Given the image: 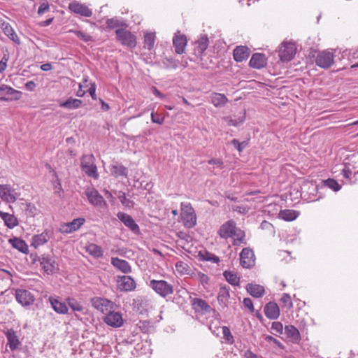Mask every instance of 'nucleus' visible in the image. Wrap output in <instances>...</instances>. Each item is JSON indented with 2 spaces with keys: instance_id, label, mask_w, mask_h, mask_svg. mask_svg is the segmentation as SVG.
I'll return each mask as SVG.
<instances>
[{
  "instance_id": "obj_50",
  "label": "nucleus",
  "mask_w": 358,
  "mask_h": 358,
  "mask_svg": "<svg viewBox=\"0 0 358 358\" xmlns=\"http://www.w3.org/2000/svg\"><path fill=\"white\" fill-rule=\"evenodd\" d=\"M222 329L223 336H224L225 341L228 343L232 344L234 342V336H232V334L230 331L229 328L228 327L223 326L222 327Z\"/></svg>"
},
{
  "instance_id": "obj_7",
  "label": "nucleus",
  "mask_w": 358,
  "mask_h": 358,
  "mask_svg": "<svg viewBox=\"0 0 358 358\" xmlns=\"http://www.w3.org/2000/svg\"><path fill=\"white\" fill-rule=\"evenodd\" d=\"M295 53V44L292 42L284 43L280 47L279 57L282 62H289L292 60Z\"/></svg>"
},
{
  "instance_id": "obj_24",
  "label": "nucleus",
  "mask_w": 358,
  "mask_h": 358,
  "mask_svg": "<svg viewBox=\"0 0 358 358\" xmlns=\"http://www.w3.org/2000/svg\"><path fill=\"white\" fill-rule=\"evenodd\" d=\"M249 65L256 69L264 68L266 65V58L263 53H255L252 55Z\"/></svg>"
},
{
  "instance_id": "obj_9",
  "label": "nucleus",
  "mask_w": 358,
  "mask_h": 358,
  "mask_svg": "<svg viewBox=\"0 0 358 358\" xmlns=\"http://www.w3.org/2000/svg\"><path fill=\"white\" fill-rule=\"evenodd\" d=\"M240 264L245 268L252 267L255 264V257L252 250L245 248L240 253Z\"/></svg>"
},
{
  "instance_id": "obj_46",
  "label": "nucleus",
  "mask_w": 358,
  "mask_h": 358,
  "mask_svg": "<svg viewBox=\"0 0 358 358\" xmlns=\"http://www.w3.org/2000/svg\"><path fill=\"white\" fill-rule=\"evenodd\" d=\"M323 182L325 186L331 189L334 192H338L341 188V186L338 183V182L336 180L332 179V178H329L327 180H323Z\"/></svg>"
},
{
  "instance_id": "obj_62",
  "label": "nucleus",
  "mask_w": 358,
  "mask_h": 358,
  "mask_svg": "<svg viewBox=\"0 0 358 358\" xmlns=\"http://www.w3.org/2000/svg\"><path fill=\"white\" fill-rule=\"evenodd\" d=\"M243 303L245 308H248L251 312L254 311L253 302L251 299L245 298Z\"/></svg>"
},
{
  "instance_id": "obj_15",
  "label": "nucleus",
  "mask_w": 358,
  "mask_h": 358,
  "mask_svg": "<svg viewBox=\"0 0 358 358\" xmlns=\"http://www.w3.org/2000/svg\"><path fill=\"white\" fill-rule=\"evenodd\" d=\"M53 230L51 229H47L44 230L41 234L34 235L31 238V245L35 248H38L41 245L46 243L52 236Z\"/></svg>"
},
{
  "instance_id": "obj_22",
  "label": "nucleus",
  "mask_w": 358,
  "mask_h": 358,
  "mask_svg": "<svg viewBox=\"0 0 358 358\" xmlns=\"http://www.w3.org/2000/svg\"><path fill=\"white\" fill-rule=\"evenodd\" d=\"M0 27L4 34L7 36L11 41L17 44L20 43L19 37L8 22L4 21L2 19H0Z\"/></svg>"
},
{
  "instance_id": "obj_28",
  "label": "nucleus",
  "mask_w": 358,
  "mask_h": 358,
  "mask_svg": "<svg viewBox=\"0 0 358 358\" xmlns=\"http://www.w3.org/2000/svg\"><path fill=\"white\" fill-rule=\"evenodd\" d=\"M229 297V287L226 285H220L217 297L220 306L222 308H227L228 306Z\"/></svg>"
},
{
  "instance_id": "obj_40",
  "label": "nucleus",
  "mask_w": 358,
  "mask_h": 358,
  "mask_svg": "<svg viewBox=\"0 0 358 358\" xmlns=\"http://www.w3.org/2000/svg\"><path fill=\"white\" fill-rule=\"evenodd\" d=\"M210 100L216 108L224 106L228 101L227 96L220 93H213L210 96Z\"/></svg>"
},
{
  "instance_id": "obj_32",
  "label": "nucleus",
  "mask_w": 358,
  "mask_h": 358,
  "mask_svg": "<svg viewBox=\"0 0 358 358\" xmlns=\"http://www.w3.org/2000/svg\"><path fill=\"white\" fill-rule=\"evenodd\" d=\"M0 217L3 220L4 224L9 229H13L18 225L17 218L13 214L0 210Z\"/></svg>"
},
{
  "instance_id": "obj_23",
  "label": "nucleus",
  "mask_w": 358,
  "mask_h": 358,
  "mask_svg": "<svg viewBox=\"0 0 358 358\" xmlns=\"http://www.w3.org/2000/svg\"><path fill=\"white\" fill-rule=\"evenodd\" d=\"M264 312L270 320H276L280 316V308L275 302L270 301L266 303Z\"/></svg>"
},
{
  "instance_id": "obj_54",
  "label": "nucleus",
  "mask_w": 358,
  "mask_h": 358,
  "mask_svg": "<svg viewBox=\"0 0 358 358\" xmlns=\"http://www.w3.org/2000/svg\"><path fill=\"white\" fill-rule=\"evenodd\" d=\"M283 331L282 324L280 322H273L271 325V333L275 334V333L282 334Z\"/></svg>"
},
{
  "instance_id": "obj_56",
  "label": "nucleus",
  "mask_w": 358,
  "mask_h": 358,
  "mask_svg": "<svg viewBox=\"0 0 358 358\" xmlns=\"http://www.w3.org/2000/svg\"><path fill=\"white\" fill-rule=\"evenodd\" d=\"M225 121L229 125L237 127L244 122V118H239L238 120L227 117L224 118Z\"/></svg>"
},
{
  "instance_id": "obj_42",
  "label": "nucleus",
  "mask_w": 358,
  "mask_h": 358,
  "mask_svg": "<svg viewBox=\"0 0 358 358\" xmlns=\"http://www.w3.org/2000/svg\"><path fill=\"white\" fill-rule=\"evenodd\" d=\"M86 251L92 256L99 258L103 256L101 248L96 244L91 243L86 246Z\"/></svg>"
},
{
  "instance_id": "obj_63",
  "label": "nucleus",
  "mask_w": 358,
  "mask_h": 358,
  "mask_svg": "<svg viewBox=\"0 0 358 358\" xmlns=\"http://www.w3.org/2000/svg\"><path fill=\"white\" fill-rule=\"evenodd\" d=\"M96 84L95 83H93L91 84L90 88L88 89V92L93 100H96L97 99L96 95Z\"/></svg>"
},
{
  "instance_id": "obj_11",
  "label": "nucleus",
  "mask_w": 358,
  "mask_h": 358,
  "mask_svg": "<svg viewBox=\"0 0 358 358\" xmlns=\"http://www.w3.org/2000/svg\"><path fill=\"white\" fill-rule=\"evenodd\" d=\"M92 305L97 310L106 315L113 306V303L110 301L101 297H94L92 299Z\"/></svg>"
},
{
  "instance_id": "obj_60",
  "label": "nucleus",
  "mask_w": 358,
  "mask_h": 358,
  "mask_svg": "<svg viewBox=\"0 0 358 358\" xmlns=\"http://www.w3.org/2000/svg\"><path fill=\"white\" fill-rule=\"evenodd\" d=\"M208 164H215L220 169H222L224 168V163L222 160L220 159H210V160L208 161Z\"/></svg>"
},
{
  "instance_id": "obj_10",
  "label": "nucleus",
  "mask_w": 358,
  "mask_h": 358,
  "mask_svg": "<svg viewBox=\"0 0 358 358\" xmlns=\"http://www.w3.org/2000/svg\"><path fill=\"white\" fill-rule=\"evenodd\" d=\"M15 296L16 301L22 306H29L35 300L34 295L29 291L26 289H16Z\"/></svg>"
},
{
  "instance_id": "obj_12",
  "label": "nucleus",
  "mask_w": 358,
  "mask_h": 358,
  "mask_svg": "<svg viewBox=\"0 0 358 358\" xmlns=\"http://www.w3.org/2000/svg\"><path fill=\"white\" fill-rule=\"evenodd\" d=\"M84 218H76L70 222L61 224L59 231L62 234H71L78 230L85 223Z\"/></svg>"
},
{
  "instance_id": "obj_14",
  "label": "nucleus",
  "mask_w": 358,
  "mask_h": 358,
  "mask_svg": "<svg viewBox=\"0 0 358 358\" xmlns=\"http://www.w3.org/2000/svg\"><path fill=\"white\" fill-rule=\"evenodd\" d=\"M103 321L108 326L115 328L122 327L124 322L122 314L111 310L106 315Z\"/></svg>"
},
{
  "instance_id": "obj_13",
  "label": "nucleus",
  "mask_w": 358,
  "mask_h": 358,
  "mask_svg": "<svg viewBox=\"0 0 358 358\" xmlns=\"http://www.w3.org/2000/svg\"><path fill=\"white\" fill-rule=\"evenodd\" d=\"M236 228V222L233 220H230L220 227L217 234L222 238L227 239L234 236Z\"/></svg>"
},
{
  "instance_id": "obj_43",
  "label": "nucleus",
  "mask_w": 358,
  "mask_h": 358,
  "mask_svg": "<svg viewBox=\"0 0 358 358\" xmlns=\"http://www.w3.org/2000/svg\"><path fill=\"white\" fill-rule=\"evenodd\" d=\"M107 28L112 29L114 28H124L127 27V24L123 20H120L117 17H112L108 19L106 22Z\"/></svg>"
},
{
  "instance_id": "obj_58",
  "label": "nucleus",
  "mask_w": 358,
  "mask_h": 358,
  "mask_svg": "<svg viewBox=\"0 0 358 358\" xmlns=\"http://www.w3.org/2000/svg\"><path fill=\"white\" fill-rule=\"evenodd\" d=\"M151 120L153 123L162 124L164 122V117H161L160 115L155 114L154 112L151 113Z\"/></svg>"
},
{
  "instance_id": "obj_39",
  "label": "nucleus",
  "mask_w": 358,
  "mask_h": 358,
  "mask_svg": "<svg viewBox=\"0 0 358 358\" xmlns=\"http://www.w3.org/2000/svg\"><path fill=\"white\" fill-rule=\"evenodd\" d=\"M233 238V245L235 246H241L243 245H246L247 241L245 239V231L241 230L239 228H236V231L234 232V236Z\"/></svg>"
},
{
  "instance_id": "obj_1",
  "label": "nucleus",
  "mask_w": 358,
  "mask_h": 358,
  "mask_svg": "<svg viewBox=\"0 0 358 358\" xmlns=\"http://www.w3.org/2000/svg\"><path fill=\"white\" fill-rule=\"evenodd\" d=\"M115 35L117 41L123 46L132 49L137 45L136 36L124 28L117 29Z\"/></svg>"
},
{
  "instance_id": "obj_51",
  "label": "nucleus",
  "mask_w": 358,
  "mask_h": 358,
  "mask_svg": "<svg viewBox=\"0 0 358 358\" xmlns=\"http://www.w3.org/2000/svg\"><path fill=\"white\" fill-rule=\"evenodd\" d=\"M68 304L73 311H82L83 306L74 299H69Z\"/></svg>"
},
{
  "instance_id": "obj_61",
  "label": "nucleus",
  "mask_w": 358,
  "mask_h": 358,
  "mask_svg": "<svg viewBox=\"0 0 358 358\" xmlns=\"http://www.w3.org/2000/svg\"><path fill=\"white\" fill-rule=\"evenodd\" d=\"M206 256L203 257V259L206 261H210L213 263L219 262V257L215 255L210 254L209 252H206Z\"/></svg>"
},
{
  "instance_id": "obj_55",
  "label": "nucleus",
  "mask_w": 358,
  "mask_h": 358,
  "mask_svg": "<svg viewBox=\"0 0 358 358\" xmlns=\"http://www.w3.org/2000/svg\"><path fill=\"white\" fill-rule=\"evenodd\" d=\"M280 301L284 304V306L288 308H291L293 306L291 297L289 294H283Z\"/></svg>"
},
{
  "instance_id": "obj_20",
  "label": "nucleus",
  "mask_w": 358,
  "mask_h": 358,
  "mask_svg": "<svg viewBox=\"0 0 358 358\" xmlns=\"http://www.w3.org/2000/svg\"><path fill=\"white\" fill-rule=\"evenodd\" d=\"M117 217L132 232H134L135 234L139 233V227L136 223V222L134 221V220L133 219V217L131 215H129L125 213L119 212L117 214Z\"/></svg>"
},
{
  "instance_id": "obj_18",
  "label": "nucleus",
  "mask_w": 358,
  "mask_h": 358,
  "mask_svg": "<svg viewBox=\"0 0 358 358\" xmlns=\"http://www.w3.org/2000/svg\"><path fill=\"white\" fill-rule=\"evenodd\" d=\"M86 196L89 202L95 206H101L102 204L106 206V202L103 196L94 188H89L85 192Z\"/></svg>"
},
{
  "instance_id": "obj_41",
  "label": "nucleus",
  "mask_w": 358,
  "mask_h": 358,
  "mask_svg": "<svg viewBox=\"0 0 358 358\" xmlns=\"http://www.w3.org/2000/svg\"><path fill=\"white\" fill-rule=\"evenodd\" d=\"M9 242L11 243L12 246L22 252V253H27L28 251V246L24 241L19 238H13L9 240Z\"/></svg>"
},
{
  "instance_id": "obj_17",
  "label": "nucleus",
  "mask_w": 358,
  "mask_h": 358,
  "mask_svg": "<svg viewBox=\"0 0 358 358\" xmlns=\"http://www.w3.org/2000/svg\"><path fill=\"white\" fill-rule=\"evenodd\" d=\"M17 194L10 185H0V198L7 202L14 203Z\"/></svg>"
},
{
  "instance_id": "obj_52",
  "label": "nucleus",
  "mask_w": 358,
  "mask_h": 358,
  "mask_svg": "<svg viewBox=\"0 0 358 358\" xmlns=\"http://www.w3.org/2000/svg\"><path fill=\"white\" fill-rule=\"evenodd\" d=\"M260 229L268 231L271 234H275L273 224L266 220H264L260 224Z\"/></svg>"
},
{
  "instance_id": "obj_48",
  "label": "nucleus",
  "mask_w": 358,
  "mask_h": 358,
  "mask_svg": "<svg viewBox=\"0 0 358 358\" xmlns=\"http://www.w3.org/2000/svg\"><path fill=\"white\" fill-rule=\"evenodd\" d=\"M70 32L73 33L75 35H76L80 39H81L84 42H90V41H93L92 37L90 34L83 32L81 31L70 30Z\"/></svg>"
},
{
  "instance_id": "obj_64",
  "label": "nucleus",
  "mask_w": 358,
  "mask_h": 358,
  "mask_svg": "<svg viewBox=\"0 0 358 358\" xmlns=\"http://www.w3.org/2000/svg\"><path fill=\"white\" fill-rule=\"evenodd\" d=\"M244 357L245 358H262L261 356H259V355L255 354L253 352H252L250 350H248L244 352Z\"/></svg>"
},
{
  "instance_id": "obj_30",
  "label": "nucleus",
  "mask_w": 358,
  "mask_h": 358,
  "mask_svg": "<svg viewBox=\"0 0 358 358\" xmlns=\"http://www.w3.org/2000/svg\"><path fill=\"white\" fill-rule=\"evenodd\" d=\"M285 334L289 341L294 343H299L301 341L299 331L293 325L285 326Z\"/></svg>"
},
{
  "instance_id": "obj_59",
  "label": "nucleus",
  "mask_w": 358,
  "mask_h": 358,
  "mask_svg": "<svg viewBox=\"0 0 358 358\" xmlns=\"http://www.w3.org/2000/svg\"><path fill=\"white\" fill-rule=\"evenodd\" d=\"M50 9V5L48 1H44L42 3L38 9V15H43L44 13L48 11Z\"/></svg>"
},
{
  "instance_id": "obj_6",
  "label": "nucleus",
  "mask_w": 358,
  "mask_h": 358,
  "mask_svg": "<svg viewBox=\"0 0 358 358\" xmlns=\"http://www.w3.org/2000/svg\"><path fill=\"white\" fill-rule=\"evenodd\" d=\"M21 95L22 92L20 91L16 90L7 85L0 84V101H17L21 98Z\"/></svg>"
},
{
  "instance_id": "obj_27",
  "label": "nucleus",
  "mask_w": 358,
  "mask_h": 358,
  "mask_svg": "<svg viewBox=\"0 0 358 358\" xmlns=\"http://www.w3.org/2000/svg\"><path fill=\"white\" fill-rule=\"evenodd\" d=\"M250 54V50L246 46H237L233 52L234 59L237 62L247 59Z\"/></svg>"
},
{
  "instance_id": "obj_5",
  "label": "nucleus",
  "mask_w": 358,
  "mask_h": 358,
  "mask_svg": "<svg viewBox=\"0 0 358 358\" xmlns=\"http://www.w3.org/2000/svg\"><path fill=\"white\" fill-rule=\"evenodd\" d=\"M149 286L162 297H166L173 292V285L164 280H151Z\"/></svg>"
},
{
  "instance_id": "obj_35",
  "label": "nucleus",
  "mask_w": 358,
  "mask_h": 358,
  "mask_svg": "<svg viewBox=\"0 0 358 358\" xmlns=\"http://www.w3.org/2000/svg\"><path fill=\"white\" fill-rule=\"evenodd\" d=\"M247 292L253 297H262L265 292L264 287L260 285L249 283L246 286Z\"/></svg>"
},
{
  "instance_id": "obj_36",
  "label": "nucleus",
  "mask_w": 358,
  "mask_h": 358,
  "mask_svg": "<svg viewBox=\"0 0 358 358\" xmlns=\"http://www.w3.org/2000/svg\"><path fill=\"white\" fill-rule=\"evenodd\" d=\"M111 174L115 178L123 176L127 178L128 175V169L122 164L115 163L110 166Z\"/></svg>"
},
{
  "instance_id": "obj_37",
  "label": "nucleus",
  "mask_w": 358,
  "mask_h": 358,
  "mask_svg": "<svg viewBox=\"0 0 358 358\" xmlns=\"http://www.w3.org/2000/svg\"><path fill=\"white\" fill-rule=\"evenodd\" d=\"M299 212L297 210L285 209L281 210L279 212L278 217L285 221L291 222L296 220L299 217Z\"/></svg>"
},
{
  "instance_id": "obj_31",
  "label": "nucleus",
  "mask_w": 358,
  "mask_h": 358,
  "mask_svg": "<svg viewBox=\"0 0 358 358\" xmlns=\"http://www.w3.org/2000/svg\"><path fill=\"white\" fill-rule=\"evenodd\" d=\"M49 302L52 309L58 314H66L68 313V307L64 302L60 301L53 296L49 297Z\"/></svg>"
},
{
  "instance_id": "obj_19",
  "label": "nucleus",
  "mask_w": 358,
  "mask_h": 358,
  "mask_svg": "<svg viewBox=\"0 0 358 358\" xmlns=\"http://www.w3.org/2000/svg\"><path fill=\"white\" fill-rule=\"evenodd\" d=\"M69 8L72 12L81 16L90 17L92 15V11L91 9L76 1H71L69 5Z\"/></svg>"
},
{
  "instance_id": "obj_21",
  "label": "nucleus",
  "mask_w": 358,
  "mask_h": 358,
  "mask_svg": "<svg viewBox=\"0 0 358 358\" xmlns=\"http://www.w3.org/2000/svg\"><path fill=\"white\" fill-rule=\"evenodd\" d=\"M192 308L196 313L201 314L208 313L211 310L209 304L203 299L200 298H194L191 301Z\"/></svg>"
},
{
  "instance_id": "obj_3",
  "label": "nucleus",
  "mask_w": 358,
  "mask_h": 358,
  "mask_svg": "<svg viewBox=\"0 0 358 358\" xmlns=\"http://www.w3.org/2000/svg\"><path fill=\"white\" fill-rule=\"evenodd\" d=\"M80 166L87 176L94 179L99 178L97 168L95 164V158L92 154L83 156Z\"/></svg>"
},
{
  "instance_id": "obj_25",
  "label": "nucleus",
  "mask_w": 358,
  "mask_h": 358,
  "mask_svg": "<svg viewBox=\"0 0 358 358\" xmlns=\"http://www.w3.org/2000/svg\"><path fill=\"white\" fill-rule=\"evenodd\" d=\"M195 55L201 57L208 46V38L207 35L201 36V37L194 42Z\"/></svg>"
},
{
  "instance_id": "obj_53",
  "label": "nucleus",
  "mask_w": 358,
  "mask_h": 358,
  "mask_svg": "<svg viewBox=\"0 0 358 358\" xmlns=\"http://www.w3.org/2000/svg\"><path fill=\"white\" fill-rule=\"evenodd\" d=\"M231 144H232L239 152H242L248 143L247 141L239 142L237 139H233L231 141Z\"/></svg>"
},
{
  "instance_id": "obj_45",
  "label": "nucleus",
  "mask_w": 358,
  "mask_h": 358,
  "mask_svg": "<svg viewBox=\"0 0 358 358\" xmlns=\"http://www.w3.org/2000/svg\"><path fill=\"white\" fill-rule=\"evenodd\" d=\"M226 280L232 285H239L240 279L235 273L225 271L223 273Z\"/></svg>"
},
{
  "instance_id": "obj_29",
  "label": "nucleus",
  "mask_w": 358,
  "mask_h": 358,
  "mask_svg": "<svg viewBox=\"0 0 358 358\" xmlns=\"http://www.w3.org/2000/svg\"><path fill=\"white\" fill-rule=\"evenodd\" d=\"M159 65L161 67L167 70H176L180 66H182L179 60L172 57H163L159 62Z\"/></svg>"
},
{
  "instance_id": "obj_44",
  "label": "nucleus",
  "mask_w": 358,
  "mask_h": 358,
  "mask_svg": "<svg viewBox=\"0 0 358 358\" xmlns=\"http://www.w3.org/2000/svg\"><path fill=\"white\" fill-rule=\"evenodd\" d=\"M155 34L152 32H147L144 34V48L151 50L155 45Z\"/></svg>"
},
{
  "instance_id": "obj_33",
  "label": "nucleus",
  "mask_w": 358,
  "mask_h": 358,
  "mask_svg": "<svg viewBox=\"0 0 358 358\" xmlns=\"http://www.w3.org/2000/svg\"><path fill=\"white\" fill-rule=\"evenodd\" d=\"M6 338L8 340V345L10 350L13 351L18 348L20 343L16 335V333L13 329H8L6 332Z\"/></svg>"
},
{
  "instance_id": "obj_57",
  "label": "nucleus",
  "mask_w": 358,
  "mask_h": 358,
  "mask_svg": "<svg viewBox=\"0 0 358 358\" xmlns=\"http://www.w3.org/2000/svg\"><path fill=\"white\" fill-rule=\"evenodd\" d=\"M343 54L345 56H348L350 59H358V48L357 49H349L343 51Z\"/></svg>"
},
{
  "instance_id": "obj_49",
  "label": "nucleus",
  "mask_w": 358,
  "mask_h": 358,
  "mask_svg": "<svg viewBox=\"0 0 358 358\" xmlns=\"http://www.w3.org/2000/svg\"><path fill=\"white\" fill-rule=\"evenodd\" d=\"M24 210L27 216L34 217L37 212V208L34 204L31 203H26Z\"/></svg>"
},
{
  "instance_id": "obj_47",
  "label": "nucleus",
  "mask_w": 358,
  "mask_h": 358,
  "mask_svg": "<svg viewBox=\"0 0 358 358\" xmlns=\"http://www.w3.org/2000/svg\"><path fill=\"white\" fill-rule=\"evenodd\" d=\"M117 196L124 206L131 207L133 206V202L127 198L126 194L124 192L119 191Z\"/></svg>"
},
{
  "instance_id": "obj_8",
  "label": "nucleus",
  "mask_w": 358,
  "mask_h": 358,
  "mask_svg": "<svg viewBox=\"0 0 358 358\" xmlns=\"http://www.w3.org/2000/svg\"><path fill=\"white\" fill-rule=\"evenodd\" d=\"M334 54L326 50L320 52L315 58V64L323 69L329 68L334 64Z\"/></svg>"
},
{
  "instance_id": "obj_2",
  "label": "nucleus",
  "mask_w": 358,
  "mask_h": 358,
  "mask_svg": "<svg viewBox=\"0 0 358 358\" xmlns=\"http://www.w3.org/2000/svg\"><path fill=\"white\" fill-rule=\"evenodd\" d=\"M181 220L187 228H193L196 224L195 211L190 203H181Z\"/></svg>"
},
{
  "instance_id": "obj_34",
  "label": "nucleus",
  "mask_w": 358,
  "mask_h": 358,
  "mask_svg": "<svg viewBox=\"0 0 358 358\" xmlns=\"http://www.w3.org/2000/svg\"><path fill=\"white\" fill-rule=\"evenodd\" d=\"M173 43L177 54L183 53L187 45L186 36L185 35L176 36L173 39Z\"/></svg>"
},
{
  "instance_id": "obj_38",
  "label": "nucleus",
  "mask_w": 358,
  "mask_h": 358,
  "mask_svg": "<svg viewBox=\"0 0 358 358\" xmlns=\"http://www.w3.org/2000/svg\"><path fill=\"white\" fill-rule=\"evenodd\" d=\"M82 103V100L70 97L65 101L60 103L59 106L65 109L74 110L79 108Z\"/></svg>"
},
{
  "instance_id": "obj_4",
  "label": "nucleus",
  "mask_w": 358,
  "mask_h": 358,
  "mask_svg": "<svg viewBox=\"0 0 358 358\" xmlns=\"http://www.w3.org/2000/svg\"><path fill=\"white\" fill-rule=\"evenodd\" d=\"M33 260L34 262H38L44 272L48 275L56 273L59 269L53 257L43 255Z\"/></svg>"
},
{
  "instance_id": "obj_16",
  "label": "nucleus",
  "mask_w": 358,
  "mask_h": 358,
  "mask_svg": "<svg viewBox=\"0 0 358 358\" xmlns=\"http://www.w3.org/2000/svg\"><path fill=\"white\" fill-rule=\"evenodd\" d=\"M118 288L124 292H131L136 289V284L130 275L119 276L117 280Z\"/></svg>"
},
{
  "instance_id": "obj_26",
  "label": "nucleus",
  "mask_w": 358,
  "mask_h": 358,
  "mask_svg": "<svg viewBox=\"0 0 358 358\" xmlns=\"http://www.w3.org/2000/svg\"><path fill=\"white\" fill-rule=\"evenodd\" d=\"M111 264L118 271L127 274L131 272V267L129 262L118 257L111 258Z\"/></svg>"
}]
</instances>
